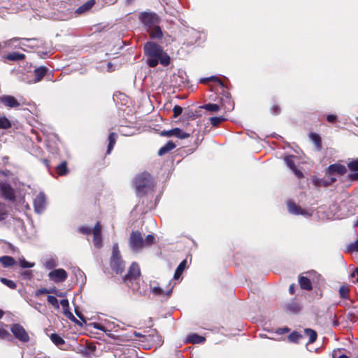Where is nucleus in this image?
I'll return each mask as SVG.
<instances>
[{
    "label": "nucleus",
    "mask_w": 358,
    "mask_h": 358,
    "mask_svg": "<svg viewBox=\"0 0 358 358\" xmlns=\"http://www.w3.org/2000/svg\"><path fill=\"white\" fill-rule=\"evenodd\" d=\"M144 51L148 56L147 64L150 67H155L159 62L164 66L170 63V57L158 44L148 42L144 46Z\"/></svg>",
    "instance_id": "f257e3e1"
},
{
    "label": "nucleus",
    "mask_w": 358,
    "mask_h": 358,
    "mask_svg": "<svg viewBox=\"0 0 358 358\" xmlns=\"http://www.w3.org/2000/svg\"><path fill=\"white\" fill-rule=\"evenodd\" d=\"M155 236L148 235L144 239L142 234L138 231H132L129 238V245L133 252L138 253L144 248L150 247L154 243Z\"/></svg>",
    "instance_id": "f03ea898"
},
{
    "label": "nucleus",
    "mask_w": 358,
    "mask_h": 358,
    "mask_svg": "<svg viewBox=\"0 0 358 358\" xmlns=\"http://www.w3.org/2000/svg\"><path fill=\"white\" fill-rule=\"evenodd\" d=\"M136 192L138 194H144L152 189L154 186L153 180L150 173L145 172L135 178L134 181Z\"/></svg>",
    "instance_id": "7ed1b4c3"
},
{
    "label": "nucleus",
    "mask_w": 358,
    "mask_h": 358,
    "mask_svg": "<svg viewBox=\"0 0 358 358\" xmlns=\"http://www.w3.org/2000/svg\"><path fill=\"white\" fill-rule=\"evenodd\" d=\"M124 266L125 264L122 259L118 243H115L113 245V252L110 257V266L117 273H121L124 271Z\"/></svg>",
    "instance_id": "20e7f679"
},
{
    "label": "nucleus",
    "mask_w": 358,
    "mask_h": 358,
    "mask_svg": "<svg viewBox=\"0 0 358 358\" xmlns=\"http://www.w3.org/2000/svg\"><path fill=\"white\" fill-rule=\"evenodd\" d=\"M320 275L314 271H310L306 273V276H299V283L303 289L311 290L312 282H318Z\"/></svg>",
    "instance_id": "39448f33"
},
{
    "label": "nucleus",
    "mask_w": 358,
    "mask_h": 358,
    "mask_svg": "<svg viewBox=\"0 0 358 358\" xmlns=\"http://www.w3.org/2000/svg\"><path fill=\"white\" fill-rule=\"evenodd\" d=\"M139 20L147 28V30L157 24L159 22L158 15L155 13L143 12L139 15Z\"/></svg>",
    "instance_id": "423d86ee"
},
{
    "label": "nucleus",
    "mask_w": 358,
    "mask_h": 358,
    "mask_svg": "<svg viewBox=\"0 0 358 358\" xmlns=\"http://www.w3.org/2000/svg\"><path fill=\"white\" fill-rule=\"evenodd\" d=\"M93 327L96 329L104 331L108 336L112 337L111 332L116 331L119 325L113 320H106L104 323H94Z\"/></svg>",
    "instance_id": "0eeeda50"
},
{
    "label": "nucleus",
    "mask_w": 358,
    "mask_h": 358,
    "mask_svg": "<svg viewBox=\"0 0 358 358\" xmlns=\"http://www.w3.org/2000/svg\"><path fill=\"white\" fill-rule=\"evenodd\" d=\"M287 209L289 213L295 215H303L304 217H308L312 216L313 212L303 209L300 206L297 205L294 201H289L287 203Z\"/></svg>",
    "instance_id": "6e6552de"
},
{
    "label": "nucleus",
    "mask_w": 358,
    "mask_h": 358,
    "mask_svg": "<svg viewBox=\"0 0 358 358\" xmlns=\"http://www.w3.org/2000/svg\"><path fill=\"white\" fill-rule=\"evenodd\" d=\"M67 277V272L63 268L54 269L48 273L49 279L55 283L64 282Z\"/></svg>",
    "instance_id": "1a4fd4ad"
},
{
    "label": "nucleus",
    "mask_w": 358,
    "mask_h": 358,
    "mask_svg": "<svg viewBox=\"0 0 358 358\" xmlns=\"http://www.w3.org/2000/svg\"><path fill=\"white\" fill-rule=\"evenodd\" d=\"M0 103L7 108H16L21 105L15 96L8 94L0 96Z\"/></svg>",
    "instance_id": "9d476101"
},
{
    "label": "nucleus",
    "mask_w": 358,
    "mask_h": 358,
    "mask_svg": "<svg viewBox=\"0 0 358 358\" xmlns=\"http://www.w3.org/2000/svg\"><path fill=\"white\" fill-rule=\"evenodd\" d=\"M34 210L41 214L46 207V197L43 192H41L34 200Z\"/></svg>",
    "instance_id": "9b49d317"
},
{
    "label": "nucleus",
    "mask_w": 358,
    "mask_h": 358,
    "mask_svg": "<svg viewBox=\"0 0 358 358\" xmlns=\"http://www.w3.org/2000/svg\"><path fill=\"white\" fill-rule=\"evenodd\" d=\"M141 274L140 268L137 263L133 262L130 266L127 274L124 277V282L129 283L137 279Z\"/></svg>",
    "instance_id": "f8f14e48"
},
{
    "label": "nucleus",
    "mask_w": 358,
    "mask_h": 358,
    "mask_svg": "<svg viewBox=\"0 0 358 358\" xmlns=\"http://www.w3.org/2000/svg\"><path fill=\"white\" fill-rule=\"evenodd\" d=\"M13 335L22 342H27L29 339V335L25 329L20 324H15L11 327Z\"/></svg>",
    "instance_id": "ddd939ff"
},
{
    "label": "nucleus",
    "mask_w": 358,
    "mask_h": 358,
    "mask_svg": "<svg viewBox=\"0 0 358 358\" xmlns=\"http://www.w3.org/2000/svg\"><path fill=\"white\" fill-rule=\"evenodd\" d=\"M0 194L6 199H8L10 201H13L15 199L14 189L10 186V185L7 182H0Z\"/></svg>",
    "instance_id": "4468645a"
},
{
    "label": "nucleus",
    "mask_w": 358,
    "mask_h": 358,
    "mask_svg": "<svg viewBox=\"0 0 358 358\" xmlns=\"http://www.w3.org/2000/svg\"><path fill=\"white\" fill-rule=\"evenodd\" d=\"M101 231V226L100 223L98 222H96L92 230L93 243L94 245L97 248H101L102 247V238Z\"/></svg>",
    "instance_id": "2eb2a0df"
},
{
    "label": "nucleus",
    "mask_w": 358,
    "mask_h": 358,
    "mask_svg": "<svg viewBox=\"0 0 358 358\" xmlns=\"http://www.w3.org/2000/svg\"><path fill=\"white\" fill-rule=\"evenodd\" d=\"M296 159V157L293 156V155H289V156L285 157L284 158V161H285V164H287V166L293 171L294 175L297 178H301L303 176V174L301 171L298 170L296 168V166H295V159Z\"/></svg>",
    "instance_id": "dca6fc26"
},
{
    "label": "nucleus",
    "mask_w": 358,
    "mask_h": 358,
    "mask_svg": "<svg viewBox=\"0 0 358 358\" xmlns=\"http://www.w3.org/2000/svg\"><path fill=\"white\" fill-rule=\"evenodd\" d=\"M346 167L342 164H331L328 168V172L329 174L338 173L343 175L346 173Z\"/></svg>",
    "instance_id": "f3484780"
},
{
    "label": "nucleus",
    "mask_w": 358,
    "mask_h": 358,
    "mask_svg": "<svg viewBox=\"0 0 358 358\" xmlns=\"http://www.w3.org/2000/svg\"><path fill=\"white\" fill-rule=\"evenodd\" d=\"M48 71V69L45 66H40L36 68L34 71V83H38L41 80V79L45 76Z\"/></svg>",
    "instance_id": "a211bd4d"
},
{
    "label": "nucleus",
    "mask_w": 358,
    "mask_h": 358,
    "mask_svg": "<svg viewBox=\"0 0 358 358\" xmlns=\"http://www.w3.org/2000/svg\"><path fill=\"white\" fill-rule=\"evenodd\" d=\"M147 31L149 32L150 37L152 38L159 39L162 38L163 36L162 31L157 24L148 29Z\"/></svg>",
    "instance_id": "6ab92c4d"
},
{
    "label": "nucleus",
    "mask_w": 358,
    "mask_h": 358,
    "mask_svg": "<svg viewBox=\"0 0 358 358\" xmlns=\"http://www.w3.org/2000/svg\"><path fill=\"white\" fill-rule=\"evenodd\" d=\"M95 4L94 0H90L76 10V13L83 14L90 10Z\"/></svg>",
    "instance_id": "aec40b11"
},
{
    "label": "nucleus",
    "mask_w": 358,
    "mask_h": 358,
    "mask_svg": "<svg viewBox=\"0 0 358 358\" xmlns=\"http://www.w3.org/2000/svg\"><path fill=\"white\" fill-rule=\"evenodd\" d=\"M204 341H205L204 337L199 336L196 334H189L186 338V342L189 343H193V344L201 343Z\"/></svg>",
    "instance_id": "412c9836"
},
{
    "label": "nucleus",
    "mask_w": 358,
    "mask_h": 358,
    "mask_svg": "<svg viewBox=\"0 0 358 358\" xmlns=\"http://www.w3.org/2000/svg\"><path fill=\"white\" fill-rule=\"evenodd\" d=\"M176 148V144L169 141L164 146H162L158 151V155L162 156L169 151L172 150Z\"/></svg>",
    "instance_id": "4be33fe9"
},
{
    "label": "nucleus",
    "mask_w": 358,
    "mask_h": 358,
    "mask_svg": "<svg viewBox=\"0 0 358 358\" xmlns=\"http://www.w3.org/2000/svg\"><path fill=\"white\" fill-rule=\"evenodd\" d=\"M117 138V134L116 133L112 132L110 134L108 138V148H107V151H106L107 155H109L111 152V151L116 143Z\"/></svg>",
    "instance_id": "5701e85b"
},
{
    "label": "nucleus",
    "mask_w": 358,
    "mask_h": 358,
    "mask_svg": "<svg viewBox=\"0 0 358 358\" xmlns=\"http://www.w3.org/2000/svg\"><path fill=\"white\" fill-rule=\"evenodd\" d=\"M0 263L5 267H10L15 264L16 262L12 257L3 256L0 257Z\"/></svg>",
    "instance_id": "b1692460"
},
{
    "label": "nucleus",
    "mask_w": 358,
    "mask_h": 358,
    "mask_svg": "<svg viewBox=\"0 0 358 358\" xmlns=\"http://www.w3.org/2000/svg\"><path fill=\"white\" fill-rule=\"evenodd\" d=\"M24 57L25 55L24 54L19 53L17 52H10L8 54L6 57V58L10 61H20L24 59Z\"/></svg>",
    "instance_id": "393cba45"
},
{
    "label": "nucleus",
    "mask_w": 358,
    "mask_h": 358,
    "mask_svg": "<svg viewBox=\"0 0 358 358\" xmlns=\"http://www.w3.org/2000/svg\"><path fill=\"white\" fill-rule=\"evenodd\" d=\"M186 264H187V261L183 260L178 265V266L177 267V268L175 271L174 275H173V278L175 280H177L180 277V275H182V272L184 271V270L186 267Z\"/></svg>",
    "instance_id": "a878e982"
},
{
    "label": "nucleus",
    "mask_w": 358,
    "mask_h": 358,
    "mask_svg": "<svg viewBox=\"0 0 358 358\" xmlns=\"http://www.w3.org/2000/svg\"><path fill=\"white\" fill-rule=\"evenodd\" d=\"M43 266L46 269L50 270L57 266V262L56 259L53 257H49L44 261Z\"/></svg>",
    "instance_id": "bb28decb"
},
{
    "label": "nucleus",
    "mask_w": 358,
    "mask_h": 358,
    "mask_svg": "<svg viewBox=\"0 0 358 358\" xmlns=\"http://www.w3.org/2000/svg\"><path fill=\"white\" fill-rule=\"evenodd\" d=\"M173 287V286H171V287L169 290H167L166 292H165L164 289H162L159 287H154L152 289V292L155 295H159V296H162V295H169L172 292Z\"/></svg>",
    "instance_id": "cd10ccee"
},
{
    "label": "nucleus",
    "mask_w": 358,
    "mask_h": 358,
    "mask_svg": "<svg viewBox=\"0 0 358 358\" xmlns=\"http://www.w3.org/2000/svg\"><path fill=\"white\" fill-rule=\"evenodd\" d=\"M304 333L309 338V343H313L316 341L317 335L315 330L311 329H305Z\"/></svg>",
    "instance_id": "c85d7f7f"
},
{
    "label": "nucleus",
    "mask_w": 358,
    "mask_h": 358,
    "mask_svg": "<svg viewBox=\"0 0 358 358\" xmlns=\"http://www.w3.org/2000/svg\"><path fill=\"white\" fill-rule=\"evenodd\" d=\"M12 127L10 121L5 116H0V129H8Z\"/></svg>",
    "instance_id": "c756f323"
},
{
    "label": "nucleus",
    "mask_w": 358,
    "mask_h": 358,
    "mask_svg": "<svg viewBox=\"0 0 358 358\" xmlns=\"http://www.w3.org/2000/svg\"><path fill=\"white\" fill-rule=\"evenodd\" d=\"M173 132V136H176L180 139H185L189 137L190 136L189 133L185 132L180 128H174Z\"/></svg>",
    "instance_id": "7c9ffc66"
},
{
    "label": "nucleus",
    "mask_w": 358,
    "mask_h": 358,
    "mask_svg": "<svg viewBox=\"0 0 358 358\" xmlns=\"http://www.w3.org/2000/svg\"><path fill=\"white\" fill-rule=\"evenodd\" d=\"M57 172L59 176H64L68 173L67 163L66 162H62L56 168Z\"/></svg>",
    "instance_id": "2f4dec72"
},
{
    "label": "nucleus",
    "mask_w": 358,
    "mask_h": 358,
    "mask_svg": "<svg viewBox=\"0 0 358 358\" xmlns=\"http://www.w3.org/2000/svg\"><path fill=\"white\" fill-rule=\"evenodd\" d=\"M50 339L57 346L64 344V339L57 334H52L50 336Z\"/></svg>",
    "instance_id": "473e14b6"
},
{
    "label": "nucleus",
    "mask_w": 358,
    "mask_h": 358,
    "mask_svg": "<svg viewBox=\"0 0 358 358\" xmlns=\"http://www.w3.org/2000/svg\"><path fill=\"white\" fill-rule=\"evenodd\" d=\"M302 338V335L298 332L294 331L289 335L288 340L292 343H299Z\"/></svg>",
    "instance_id": "72a5a7b5"
},
{
    "label": "nucleus",
    "mask_w": 358,
    "mask_h": 358,
    "mask_svg": "<svg viewBox=\"0 0 358 358\" xmlns=\"http://www.w3.org/2000/svg\"><path fill=\"white\" fill-rule=\"evenodd\" d=\"M47 301L55 309H57V310L59 309V303L55 296L49 295V296H48Z\"/></svg>",
    "instance_id": "f704fd0d"
},
{
    "label": "nucleus",
    "mask_w": 358,
    "mask_h": 358,
    "mask_svg": "<svg viewBox=\"0 0 358 358\" xmlns=\"http://www.w3.org/2000/svg\"><path fill=\"white\" fill-rule=\"evenodd\" d=\"M204 109L210 112H217L220 110V107L216 103H208L203 106Z\"/></svg>",
    "instance_id": "c9c22d12"
},
{
    "label": "nucleus",
    "mask_w": 358,
    "mask_h": 358,
    "mask_svg": "<svg viewBox=\"0 0 358 358\" xmlns=\"http://www.w3.org/2000/svg\"><path fill=\"white\" fill-rule=\"evenodd\" d=\"M0 281L5 285H6L7 287H8L10 289H15L16 287H17V285L16 283L11 280H8L7 278H0Z\"/></svg>",
    "instance_id": "e433bc0d"
},
{
    "label": "nucleus",
    "mask_w": 358,
    "mask_h": 358,
    "mask_svg": "<svg viewBox=\"0 0 358 358\" xmlns=\"http://www.w3.org/2000/svg\"><path fill=\"white\" fill-rule=\"evenodd\" d=\"M19 264L22 268H32L35 265V263L27 262L24 258H20Z\"/></svg>",
    "instance_id": "4c0bfd02"
},
{
    "label": "nucleus",
    "mask_w": 358,
    "mask_h": 358,
    "mask_svg": "<svg viewBox=\"0 0 358 358\" xmlns=\"http://www.w3.org/2000/svg\"><path fill=\"white\" fill-rule=\"evenodd\" d=\"M349 288L345 285H342L339 289V294L341 297L343 299H347L348 297Z\"/></svg>",
    "instance_id": "58836bf2"
},
{
    "label": "nucleus",
    "mask_w": 358,
    "mask_h": 358,
    "mask_svg": "<svg viewBox=\"0 0 358 358\" xmlns=\"http://www.w3.org/2000/svg\"><path fill=\"white\" fill-rule=\"evenodd\" d=\"M208 80H213V81H215L217 82L221 87H224V83L222 82V80L216 77V76H210L209 78H203L201 80V83H206Z\"/></svg>",
    "instance_id": "ea45409f"
},
{
    "label": "nucleus",
    "mask_w": 358,
    "mask_h": 358,
    "mask_svg": "<svg viewBox=\"0 0 358 358\" xmlns=\"http://www.w3.org/2000/svg\"><path fill=\"white\" fill-rule=\"evenodd\" d=\"M20 275L24 280H31L33 278L32 271H22L20 272Z\"/></svg>",
    "instance_id": "a19ab883"
},
{
    "label": "nucleus",
    "mask_w": 358,
    "mask_h": 358,
    "mask_svg": "<svg viewBox=\"0 0 358 358\" xmlns=\"http://www.w3.org/2000/svg\"><path fill=\"white\" fill-rule=\"evenodd\" d=\"M210 123L214 127H216L220 123H221L222 122H223L224 120H225V118L222 116H220V117H213L210 119Z\"/></svg>",
    "instance_id": "79ce46f5"
},
{
    "label": "nucleus",
    "mask_w": 358,
    "mask_h": 358,
    "mask_svg": "<svg viewBox=\"0 0 358 358\" xmlns=\"http://www.w3.org/2000/svg\"><path fill=\"white\" fill-rule=\"evenodd\" d=\"M55 292V289H47V288H41V289H39L36 291L35 296H40L41 294H50V293Z\"/></svg>",
    "instance_id": "37998d69"
},
{
    "label": "nucleus",
    "mask_w": 358,
    "mask_h": 358,
    "mask_svg": "<svg viewBox=\"0 0 358 358\" xmlns=\"http://www.w3.org/2000/svg\"><path fill=\"white\" fill-rule=\"evenodd\" d=\"M310 136L311 140L314 142V143L317 147H320L321 139H320V136L317 134L312 133V134H310Z\"/></svg>",
    "instance_id": "c03bdc74"
},
{
    "label": "nucleus",
    "mask_w": 358,
    "mask_h": 358,
    "mask_svg": "<svg viewBox=\"0 0 358 358\" xmlns=\"http://www.w3.org/2000/svg\"><path fill=\"white\" fill-rule=\"evenodd\" d=\"M347 250L348 252H358V239L350 243L348 248Z\"/></svg>",
    "instance_id": "a18cd8bd"
},
{
    "label": "nucleus",
    "mask_w": 358,
    "mask_h": 358,
    "mask_svg": "<svg viewBox=\"0 0 358 358\" xmlns=\"http://www.w3.org/2000/svg\"><path fill=\"white\" fill-rule=\"evenodd\" d=\"M348 168L352 171H355V172L358 171V160H354V161L350 162V163H348Z\"/></svg>",
    "instance_id": "49530a36"
},
{
    "label": "nucleus",
    "mask_w": 358,
    "mask_h": 358,
    "mask_svg": "<svg viewBox=\"0 0 358 358\" xmlns=\"http://www.w3.org/2000/svg\"><path fill=\"white\" fill-rule=\"evenodd\" d=\"M227 105L225 104V102L224 101H222V105L224 106V108L228 110V111H230V110H232L234 109V103L231 101V100L227 97Z\"/></svg>",
    "instance_id": "de8ad7c7"
},
{
    "label": "nucleus",
    "mask_w": 358,
    "mask_h": 358,
    "mask_svg": "<svg viewBox=\"0 0 358 358\" xmlns=\"http://www.w3.org/2000/svg\"><path fill=\"white\" fill-rule=\"evenodd\" d=\"M92 230L90 227L83 226L78 228V232L83 234H90L92 233Z\"/></svg>",
    "instance_id": "09e8293b"
},
{
    "label": "nucleus",
    "mask_w": 358,
    "mask_h": 358,
    "mask_svg": "<svg viewBox=\"0 0 358 358\" xmlns=\"http://www.w3.org/2000/svg\"><path fill=\"white\" fill-rule=\"evenodd\" d=\"M173 117H178L182 112V108L180 106L176 105L173 109Z\"/></svg>",
    "instance_id": "8fccbe9b"
},
{
    "label": "nucleus",
    "mask_w": 358,
    "mask_h": 358,
    "mask_svg": "<svg viewBox=\"0 0 358 358\" xmlns=\"http://www.w3.org/2000/svg\"><path fill=\"white\" fill-rule=\"evenodd\" d=\"M6 215V209L5 206L0 203V220H3L5 219Z\"/></svg>",
    "instance_id": "3c124183"
},
{
    "label": "nucleus",
    "mask_w": 358,
    "mask_h": 358,
    "mask_svg": "<svg viewBox=\"0 0 358 358\" xmlns=\"http://www.w3.org/2000/svg\"><path fill=\"white\" fill-rule=\"evenodd\" d=\"M59 304L62 306L63 310H66L69 308V303L68 299L61 300Z\"/></svg>",
    "instance_id": "603ef678"
},
{
    "label": "nucleus",
    "mask_w": 358,
    "mask_h": 358,
    "mask_svg": "<svg viewBox=\"0 0 358 358\" xmlns=\"http://www.w3.org/2000/svg\"><path fill=\"white\" fill-rule=\"evenodd\" d=\"M64 311V314L70 320H76L75 317L73 316V315L70 312L69 310V309H66V310H63Z\"/></svg>",
    "instance_id": "864d4df0"
},
{
    "label": "nucleus",
    "mask_w": 358,
    "mask_h": 358,
    "mask_svg": "<svg viewBox=\"0 0 358 358\" xmlns=\"http://www.w3.org/2000/svg\"><path fill=\"white\" fill-rule=\"evenodd\" d=\"M280 112V108L276 106V105H274L271 108V113L273 114V115H278L279 114Z\"/></svg>",
    "instance_id": "5fc2aeb1"
},
{
    "label": "nucleus",
    "mask_w": 358,
    "mask_h": 358,
    "mask_svg": "<svg viewBox=\"0 0 358 358\" xmlns=\"http://www.w3.org/2000/svg\"><path fill=\"white\" fill-rule=\"evenodd\" d=\"M9 336V333L3 329H0V337L2 338H6L7 336Z\"/></svg>",
    "instance_id": "6e6d98bb"
},
{
    "label": "nucleus",
    "mask_w": 358,
    "mask_h": 358,
    "mask_svg": "<svg viewBox=\"0 0 358 358\" xmlns=\"http://www.w3.org/2000/svg\"><path fill=\"white\" fill-rule=\"evenodd\" d=\"M173 129H170V130H168V131H163L162 133V134L163 136H166L167 137H170V136H173Z\"/></svg>",
    "instance_id": "4d7b16f0"
},
{
    "label": "nucleus",
    "mask_w": 358,
    "mask_h": 358,
    "mask_svg": "<svg viewBox=\"0 0 358 358\" xmlns=\"http://www.w3.org/2000/svg\"><path fill=\"white\" fill-rule=\"evenodd\" d=\"M337 117L334 115H328L327 117V120L329 122H334L336 120Z\"/></svg>",
    "instance_id": "13d9d810"
},
{
    "label": "nucleus",
    "mask_w": 358,
    "mask_h": 358,
    "mask_svg": "<svg viewBox=\"0 0 358 358\" xmlns=\"http://www.w3.org/2000/svg\"><path fill=\"white\" fill-rule=\"evenodd\" d=\"M289 331V329L288 328H283V329H279L277 330V333L279 334H282L285 332H288Z\"/></svg>",
    "instance_id": "bf43d9fd"
},
{
    "label": "nucleus",
    "mask_w": 358,
    "mask_h": 358,
    "mask_svg": "<svg viewBox=\"0 0 358 358\" xmlns=\"http://www.w3.org/2000/svg\"><path fill=\"white\" fill-rule=\"evenodd\" d=\"M352 277L357 276V282H358V268H357L355 271L351 274Z\"/></svg>",
    "instance_id": "052dcab7"
},
{
    "label": "nucleus",
    "mask_w": 358,
    "mask_h": 358,
    "mask_svg": "<svg viewBox=\"0 0 358 358\" xmlns=\"http://www.w3.org/2000/svg\"><path fill=\"white\" fill-rule=\"evenodd\" d=\"M289 292L290 294H293L294 293V285H291L289 288Z\"/></svg>",
    "instance_id": "680f3d73"
},
{
    "label": "nucleus",
    "mask_w": 358,
    "mask_h": 358,
    "mask_svg": "<svg viewBox=\"0 0 358 358\" xmlns=\"http://www.w3.org/2000/svg\"><path fill=\"white\" fill-rule=\"evenodd\" d=\"M134 335L136 337H138V338L145 337V336H143V334H141V333L137 332V331H134Z\"/></svg>",
    "instance_id": "e2e57ef3"
},
{
    "label": "nucleus",
    "mask_w": 358,
    "mask_h": 358,
    "mask_svg": "<svg viewBox=\"0 0 358 358\" xmlns=\"http://www.w3.org/2000/svg\"><path fill=\"white\" fill-rule=\"evenodd\" d=\"M289 309L292 310V311H296L297 307L295 306L294 305H289Z\"/></svg>",
    "instance_id": "0e129e2a"
},
{
    "label": "nucleus",
    "mask_w": 358,
    "mask_h": 358,
    "mask_svg": "<svg viewBox=\"0 0 358 358\" xmlns=\"http://www.w3.org/2000/svg\"><path fill=\"white\" fill-rule=\"evenodd\" d=\"M107 66H108V71H113V65L111 64V62H108V64H107Z\"/></svg>",
    "instance_id": "69168bd1"
},
{
    "label": "nucleus",
    "mask_w": 358,
    "mask_h": 358,
    "mask_svg": "<svg viewBox=\"0 0 358 358\" xmlns=\"http://www.w3.org/2000/svg\"><path fill=\"white\" fill-rule=\"evenodd\" d=\"M350 178L352 179H358V173H355L350 175Z\"/></svg>",
    "instance_id": "338daca9"
},
{
    "label": "nucleus",
    "mask_w": 358,
    "mask_h": 358,
    "mask_svg": "<svg viewBox=\"0 0 358 358\" xmlns=\"http://www.w3.org/2000/svg\"><path fill=\"white\" fill-rule=\"evenodd\" d=\"M54 293H55L57 294V296H64V294H63V293H57V291L56 289Z\"/></svg>",
    "instance_id": "774afa93"
}]
</instances>
